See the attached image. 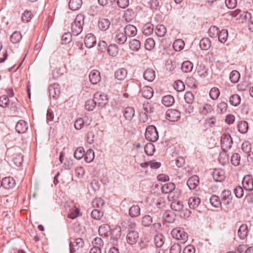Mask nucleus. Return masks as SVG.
Listing matches in <instances>:
<instances>
[{"label":"nucleus","mask_w":253,"mask_h":253,"mask_svg":"<svg viewBox=\"0 0 253 253\" xmlns=\"http://www.w3.org/2000/svg\"><path fill=\"white\" fill-rule=\"evenodd\" d=\"M9 100L7 96L3 95L0 97V106L5 108L9 106Z\"/></svg>","instance_id":"nucleus-64"},{"label":"nucleus","mask_w":253,"mask_h":253,"mask_svg":"<svg viewBox=\"0 0 253 253\" xmlns=\"http://www.w3.org/2000/svg\"><path fill=\"white\" fill-rule=\"evenodd\" d=\"M144 150L148 156H152L155 151L154 145L151 143H148L145 145Z\"/></svg>","instance_id":"nucleus-49"},{"label":"nucleus","mask_w":253,"mask_h":253,"mask_svg":"<svg viewBox=\"0 0 253 253\" xmlns=\"http://www.w3.org/2000/svg\"><path fill=\"white\" fill-rule=\"evenodd\" d=\"M153 25L150 23L146 24L143 28V33L146 36L150 35L153 33Z\"/></svg>","instance_id":"nucleus-48"},{"label":"nucleus","mask_w":253,"mask_h":253,"mask_svg":"<svg viewBox=\"0 0 253 253\" xmlns=\"http://www.w3.org/2000/svg\"><path fill=\"white\" fill-rule=\"evenodd\" d=\"M143 77L148 82H152L155 78V72L152 69H147L144 71Z\"/></svg>","instance_id":"nucleus-20"},{"label":"nucleus","mask_w":253,"mask_h":253,"mask_svg":"<svg viewBox=\"0 0 253 253\" xmlns=\"http://www.w3.org/2000/svg\"><path fill=\"white\" fill-rule=\"evenodd\" d=\"M239 131L241 133H246L249 128L248 124L246 121H240L238 125Z\"/></svg>","instance_id":"nucleus-37"},{"label":"nucleus","mask_w":253,"mask_h":253,"mask_svg":"<svg viewBox=\"0 0 253 253\" xmlns=\"http://www.w3.org/2000/svg\"><path fill=\"white\" fill-rule=\"evenodd\" d=\"M22 39V35L19 32L15 31L10 36V41L13 43L20 42Z\"/></svg>","instance_id":"nucleus-44"},{"label":"nucleus","mask_w":253,"mask_h":253,"mask_svg":"<svg viewBox=\"0 0 253 253\" xmlns=\"http://www.w3.org/2000/svg\"><path fill=\"white\" fill-rule=\"evenodd\" d=\"M94 98L97 105L100 107H104L108 103V98L105 93L96 92L94 95Z\"/></svg>","instance_id":"nucleus-5"},{"label":"nucleus","mask_w":253,"mask_h":253,"mask_svg":"<svg viewBox=\"0 0 253 253\" xmlns=\"http://www.w3.org/2000/svg\"><path fill=\"white\" fill-rule=\"evenodd\" d=\"M162 102L165 106L170 107L174 104V99L171 95H166L163 97Z\"/></svg>","instance_id":"nucleus-26"},{"label":"nucleus","mask_w":253,"mask_h":253,"mask_svg":"<svg viewBox=\"0 0 253 253\" xmlns=\"http://www.w3.org/2000/svg\"><path fill=\"white\" fill-rule=\"evenodd\" d=\"M141 46V43L139 41L134 39L132 40L129 43L130 48L133 51H137L139 50Z\"/></svg>","instance_id":"nucleus-50"},{"label":"nucleus","mask_w":253,"mask_h":253,"mask_svg":"<svg viewBox=\"0 0 253 253\" xmlns=\"http://www.w3.org/2000/svg\"><path fill=\"white\" fill-rule=\"evenodd\" d=\"M82 5V0H70L69 3V8L72 10H78Z\"/></svg>","instance_id":"nucleus-27"},{"label":"nucleus","mask_w":253,"mask_h":253,"mask_svg":"<svg viewBox=\"0 0 253 253\" xmlns=\"http://www.w3.org/2000/svg\"><path fill=\"white\" fill-rule=\"evenodd\" d=\"M155 33L157 36L164 37L166 34V28L163 25H158L155 28Z\"/></svg>","instance_id":"nucleus-35"},{"label":"nucleus","mask_w":253,"mask_h":253,"mask_svg":"<svg viewBox=\"0 0 253 253\" xmlns=\"http://www.w3.org/2000/svg\"><path fill=\"white\" fill-rule=\"evenodd\" d=\"M220 92L217 87H213L211 88L210 91V97L213 100H216L219 97Z\"/></svg>","instance_id":"nucleus-57"},{"label":"nucleus","mask_w":253,"mask_h":253,"mask_svg":"<svg viewBox=\"0 0 253 253\" xmlns=\"http://www.w3.org/2000/svg\"><path fill=\"white\" fill-rule=\"evenodd\" d=\"M145 136L150 141H156L159 138V135L156 127L152 125L148 126L146 129Z\"/></svg>","instance_id":"nucleus-3"},{"label":"nucleus","mask_w":253,"mask_h":253,"mask_svg":"<svg viewBox=\"0 0 253 253\" xmlns=\"http://www.w3.org/2000/svg\"><path fill=\"white\" fill-rule=\"evenodd\" d=\"M110 230V226L108 224H104L101 225L98 229L99 234L101 236H106V234Z\"/></svg>","instance_id":"nucleus-40"},{"label":"nucleus","mask_w":253,"mask_h":253,"mask_svg":"<svg viewBox=\"0 0 253 253\" xmlns=\"http://www.w3.org/2000/svg\"><path fill=\"white\" fill-rule=\"evenodd\" d=\"M74 157L78 160L82 159L84 155V150L82 147L77 148L74 152Z\"/></svg>","instance_id":"nucleus-53"},{"label":"nucleus","mask_w":253,"mask_h":253,"mask_svg":"<svg viewBox=\"0 0 253 253\" xmlns=\"http://www.w3.org/2000/svg\"><path fill=\"white\" fill-rule=\"evenodd\" d=\"M84 17L82 14L77 15L71 26L72 32L74 35L77 36L82 32L84 24Z\"/></svg>","instance_id":"nucleus-2"},{"label":"nucleus","mask_w":253,"mask_h":253,"mask_svg":"<svg viewBox=\"0 0 253 253\" xmlns=\"http://www.w3.org/2000/svg\"><path fill=\"white\" fill-rule=\"evenodd\" d=\"M184 42L181 39L175 40L173 43V47L175 51H180L184 47Z\"/></svg>","instance_id":"nucleus-41"},{"label":"nucleus","mask_w":253,"mask_h":253,"mask_svg":"<svg viewBox=\"0 0 253 253\" xmlns=\"http://www.w3.org/2000/svg\"><path fill=\"white\" fill-rule=\"evenodd\" d=\"M137 31L136 28L134 26L130 24L126 25L124 29V33L126 36L128 37L135 36L137 34Z\"/></svg>","instance_id":"nucleus-14"},{"label":"nucleus","mask_w":253,"mask_h":253,"mask_svg":"<svg viewBox=\"0 0 253 253\" xmlns=\"http://www.w3.org/2000/svg\"><path fill=\"white\" fill-rule=\"evenodd\" d=\"M171 209L175 211H180L183 208V203L180 201H174L170 204Z\"/></svg>","instance_id":"nucleus-36"},{"label":"nucleus","mask_w":253,"mask_h":253,"mask_svg":"<svg viewBox=\"0 0 253 253\" xmlns=\"http://www.w3.org/2000/svg\"><path fill=\"white\" fill-rule=\"evenodd\" d=\"M224 150L223 149V151L219 153L218 158L219 163L222 165L227 164L229 160V156Z\"/></svg>","instance_id":"nucleus-28"},{"label":"nucleus","mask_w":253,"mask_h":253,"mask_svg":"<svg viewBox=\"0 0 253 253\" xmlns=\"http://www.w3.org/2000/svg\"><path fill=\"white\" fill-rule=\"evenodd\" d=\"M242 184L244 189L247 191L253 190V179L251 175H247L242 180Z\"/></svg>","instance_id":"nucleus-10"},{"label":"nucleus","mask_w":253,"mask_h":253,"mask_svg":"<svg viewBox=\"0 0 253 253\" xmlns=\"http://www.w3.org/2000/svg\"><path fill=\"white\" fill-rule=\"evenodd\" d=\"M245 20H248V26L250 30L253 31V17L251 16V14L248 12L245 13L244 16Z\"/></svg>","instance_id":"nucleus-55"},{"label":"nucleus","mask_w":253,"mask_h":253,"mask_svg":"<svg viewBox=\"0 0 253 253\" xmlns=\"http://www.w3.org/2000/svg\"><path fill=\"white\" fill-rule=\"evenodd\" d=\"M155 45L154 40L152 38L147 39L145 42V48L146 49L150 50L152 49Z\"/></svg>","instance_id":"nucleus-56"},{"label":"nucleus","mask_w":253,"mask_h":253,"mask_svg":"<svg viewBox=\"0 0 253 253\" xmlns=\"http://www.w3.org/2000/svg\"><path fill=\"white\" fill-rule=\"evenodd\" d=\"M166 119L171 122L177 121L180 117V113L176 110L169 109L166 112Z\"/></svg>","instance_id":"nucleus-7"},{"label":"nucleus","mask_w":253,"mask_h":253,"mask_svg":"<svg viewBox=\"0 0 253 253\" xmlns=\"http://www.w3.org/2000/svg\"><path fill=\"white\" fill-rule=\"evenodd\" d=\"M142 95L144 98L149 99L153 95V90L149 86H145L143 87L141 90Z\"/></svg>","instance_id":"nucleus-18"},{"label":"nucleus","mask_w":253,"mask_h":253,"mask_svg":"<svg viewBox=\"0 0 253 253\" xmlns=\"http://www.w3.org/2000/svg\"><path fill=\"white\" fill-rule=\"evenodd\" d=\"M212 177L215 181L221 182L225 178L224 172L223 170L220 169H215L212 172Z\"/></svg>","instance_id":"nucleus-15"},{"label":"nucleus","mask_w":253,"mask_h":253,"mask_svg":"<svg viewBox=\"0 0 253 253\" xmlns=\"http://www.w3.org/2000/svg\"><path fill=\"white\" fill-rule=\"evenodd\" d=\"M96 105V101H95V99L93 98V99H89L86 101L85 108L88 111H92Z\"/></svg>","instance_id":"nucleus-52"},{"label":"nucleus","mask_w":253,"mask_h":253,"mask_svg":"<svg viewBox=\"0 0 253 253\" xmlns=\"http://www.w3.org/2000/svg\"><path fill=\"white\" fill-rule=\"evenodd\" d=\"M218 29L216 26H212L209 30V35L210 37L214 38L218 36Z\"/></svg>","instance_id":"nucleus-62"},{"label":"nucleus","mask_w":253,"mask_h":253,"mask_svg":"<svg viewBox=\"0 0 253 253\" xmlns=\"http://www.w3.org/2000/svg\"><path fill=\"white\" fill-rule=\"evenodd\" d=\"M127 74V71L124 68H120L115 72V78L120 81H122L126 79Z\"/></svg>","instance_id":"nucleus-23"},{"label":"nucleus","mask_w":253,"mask_h":253,"mask_svg":"<svg viewBox=\"0 0 253 253\" xmlns=\"http://www.w3.org/2000/svg\"><path fill=\"white\" fill-rule=\"evenodd\" d=\"M110 21L105 18L100 19L98 22V26L99 28L103 31L108 29L110 26Z\"/></svg>","instance_id":"nucleus-25"},{"label":"nucleus","mask_w":253,"mask_h":253,"mask_svg":"<svg viewBox=\"0 0 253 253\" xmlns=\"http://www.w3.org/2000/svg\"><path fill=\"white\" fill-rule=\"evenodd\" d=\"M199 182V177L197 175H193L188 179L187 185L190 189H194L198 186Z\"/></svg>","instance_id":"nucleus-17"},{"label":"nucleus","mask_w":253,"mask_h":253,"mask_svg":"<svg viewBox=\"0 0 253 253\" xmlns=\"http://www.w3.org/2000/svg\"><path fill=\"white\" fill-rule=\"evenodd\" d=\"M193 68V63L189 61L183 62L181 65V70L183 72L190 73L192 71Z\"/></svg>","instance_id":"nucleus-30"},{"label":"nucleus","mask_w":253,"mask_h":253,"mask_svg":"<svg viewBox=\"0 0 253 253\" xmlns=\"http://www.w3.org/2000/svg\"><path fill=\"white\" fill-rule=\"evenodd\" d=\"M211 204L215 208H218L221 205V202L218 197L212 195L210 198Z\"/></svg>","instance_id":"nucleus-60"},{"label":"nucleus","mask_w":253,"mask_h":253,"mask_svg":"<svg viewBox=\"0 0 253 253\" xmlns=\"http://www.w3.org/2000/svg\"><path fill=\"white\" fill-rule=\"evenodd\" d=\"M80 215V209L76 207H72L68 214V217L72 219H74Z\"/></svg>","instance_id":"nucleus-29"},{"label":"nucleus","mask_w":253,"mask_h":253,"mask_svg":"<svg viewBox=\"0 0 253 253\" xmlns=\"http://www.w3.org/2000/svg\"><path fill=\"white\" fill-rule=\"evenodd\" d=\"M164 220L168 223H173L175 220V215L170 211H165L163 215Z\"/></svg>","instance_id":"nucleus-22"},{"label":"nucleus","mask_w":253,"mask_h":253,"mask_svg":"<svg viewBox=\"0 0 253 253\" xmlns=\"http://www.w3.org/2000/svg\"><path fill=\"white\" fill-rule=\"evenodd\" d=\"M246 13H247V11H242L239 9H237L232 11L231 15L234 17H236L237 19H244V16Z\"/></svg>","instance_id":"nucleus-42"},{"label":"nucleus","mask_w":253,"mask_h":253,"mask_svg":"<svg viewBox=\"0 0 253 253\" xmlns=\"http://www.w3.org/2000/svg\"><path fill=\"white\" fill-rule=\"evenodd\" d=\"M221 147L223 150L229 149L233 143L232 139L229 133H223L220 139Z\"/></svg>","instance_id":"nucleus-6"},{"label":"nucleus","mask_w":253,"mask_h":253,"mask_svg":"<svg viewBox=\"0 0 253 253\" xmlns=\"http://www.w3.org/2000/svg\"><path fill=\"white\" fill-rule=\"evenodd\" d=\"M248 229L246 224H243L240 226L238 230V235L240 239H244L248 235Z\"/></svg>","instance_id":"nucleus-21"},{"label":"nucleus","mask_w":253,"mask_h":253,"mask_svg":"<svg viewBox=\"0 0 253 253\" xmlns=\"http://www.w3.org/2000/svg\"><path fill=\"white\" fill-rule=\"evenodd\" d=\"M171 234L174 238L181 241L182 243H185L188 239L187 234L182 228H176L173 229Z\"/></svg>","instance_id":"nucleus-4"},{"label":"nucleus","mask_w":253,"mask_h":253,"mask_svg":"<svg viewBox=\"0 0 253 253\" xmlns=\"http://www.w3.org/2000/svg\"><path fill=\"white\" fill-rule=\"evenodd\" d=\"M84 42L87 48H92L96 43V38L93 34L91 33L88 34L85 37Z\"/></svg>","instance_id":"nucleus-9"},{"label":"nucleus","mask_w":253,"mask_h":253,"mask_svg":"<svg viewBox=\"0 0 253 253\" xmlns=\"http://www.w3.org/2000/svg\"><path fill=\"white\" fill-rule=\"evenodd\" d=\"M140 208L138 206L133 205L131 207L129 210V215L132 217H137L140 215Z\"/></svg>","instance_id":"nucleus-32"},{"label":"nucleus","mask_w":253,"mask_h":253,"mask_svg":"<svg viewBox=\"0 0 253 253\" xmlns=\"http://www.w3.org/2000/svg\"><path fill=\"white\" fill-rule=\"evenodd\" d=\"M104 205V201L100 198H95L92 202L94 208H101Z\"/></svg>","instance_id":"nucleus-59"},{"label":"nucleus","mask_w":253,"mask_h":253,"mask_svg":"<svg viewBox=\"0 0 253 253\" xmlns=\"http://www.w3.org/2000/svg\"><path fill=\"white\" fill-rule=\"evenodd\" d=\"M2 186L5 189H10L15 187V180L11 177H6L1 181Z\"/></svg>","instance_id":"nucleus-11"},{"label":"nucleus","mask_w":253,"mask_h":253,"mask_svg":"<svg viewBox=\"0 0 253 253\" xmlns=\"http://www.w3.org/2000/svg\"><path fill=\"white\" fill-rule=\"evenodd\" d=\"M240 78V74L236 70L232 71L230 74V80L233 83H236L238 82Z\"/></svg>","instance_id":"nucleus-47"},{"label":"nucleus","mask_w":253,"mask_h":253,"mask_svg":"<svg viewBox=\"0 0 253 253\" xmlns=\"http://www.w3.org/2000/svg\"><path fill=\"white\" fill-rule=\"evenodd\" d=\"M227 110V104L224 102H221L217 105V111L220 114L225 113Z\"/></svg>","instance_id":"nucleus-63"},{"label":"nucleus","mask_w":253,"mask_h":253,"mask_svg":"<svg viewBox=\"0 0 253 253\" xmlns=\"http://www.w3.org/2000/svg\"><path fill=\"white\" fill-rule=\"evenodd\" d=\"M116 42L119 44H124L127 40V36L125 33H118L115 37Z\"/></svg>","instance_id":"nucleus-34"},{"label":"nucleus","mask_w":253,"mask_h":253,"mask_svg":"<svg viewBox=\"0 0 253 253\" xmlns=\"http://www.w3.org/2000/svg\"><path fill=\"white\" fill-rule=\"evenodd\" d=\"M102 211L98 210H93L91 213V216L92 218L96 220H99L103 216Z\"/></svg>","instance_id":"nucleus-61"},{"label":"nucleus","mask_w":253,"mask_h":253,"mask_svg":"<svg viewBox=\"0 0 253 253\" xmlns=\"http://www.w3.org/2000/svg\"><path fill=\"white\" fill-rule=\"evenodd\" d=\"M211 46V42L208 38H203L200 42V46L202 50H207Z\"/></svg>","instance_id":"nucleus-33"},{"label":"nucleus","mask_w":253,"mask_h":253,"mask_svg":"<svg viewBox=\"0 0 253 253\" xmlns=\"http://www.w3.org/2000/svg\"><path fill=\"white\" fill-rule=\"evenodd\" d=\"M228 37V32L227 30L223 29L220 33H218V38L219 41L221 43H224Z\"/></svg>","instance_id":"nucleus-46"},{"label":"nucleus","mask_w":253,"mask_h":253,"mask_svg":"<svg viewBox=\"0 0 253 253\" xmlns=\"http://www.w3.org/2000/svg\"><path fill=\"white\" fill-rule=\"evenodd\" d=\"M241 156L238 153H233L231 158V162L234 166H238L240 164Z\"/></svg>","instance_id":"nucleus-45"},{"label":"nucleus","mask_w":253,"mask_h":253,"mask_svg":"<svg viewBox=\"0 0 253 253\" xmlns=\"http://www.w3.org/2000/svg\"><path fill=\"white\" fill-rule=\"evenodd\" d=\"M125 118L128 120H131L134 116V109L132 107H127L124 111Z\"/></svg>","instance_id":"nucleus-31"},{"label":"nucleus","mask_w":253,"mask_h":253,"mask_svg":"<svg viewBox=\"0 0 253 253\" xmlns=\"http://www.w3.org/2000/svg\"><path fill=\"white\" fill-rule=\"evenodd\" d=\"M84 242L81 238H78L76 239L75 241L72 243L71 242L70 243V253H74L77 249L79 247H82Z\"/></svg>","instance_id":"nucleus-16"},{"label":"nucleus","mask_w":253,"mask_h":253,"mask_svg":"<svg viewBox=\"0 0 253 253\" xmlns=\"http://www.w3.org/2000/svg\"><path fill=\"white\" fill-rule=\"evenodd\" d=\"M94 158V154L93 151L89 149L87 150L84 155V159L86 162L90 163L92 161Z\"/></svg>","instance_id":"nucleus-43"},{"label":"nucleus","mask_w":253,"mask_h":253,"mask_svg":"<svg viewBox=\"0 0 253 253\" xmlns=\"http://www.w3.org/2000/svg\"><path fill=\"white\" fill-rule=\"evenodd\" d=\"M49 93L50 97L56 99L60 94L59 85L57 84H51L49 86Z\"/></svg>","instance_id":"nucleus-8"},{"label":"nucleus","mask_w":253,"mask_h":253,"mask_svg":"<svg viewBox=\"0 0 253 253\" xmlns=\"http://www.w3.org/2000/svg\"><path fill=\"white\" fill-rule=\"evenodd\" d=\"M229 102L232 105L237 106L241 102V97L237 94H233L229 98Z\"/></svg>","instance_id":"nucleus-38"},{"label":"nucleus","mask_w":253,"mask_h":253,"mask_svg":"<svg viewBox=\"0 0 253 253\" xmlns=\"http://www.w3.org/2000/svg\"><path fill=\"white\" fill-rule=\"evenodd\" d=\"M126 224L125 227L127 232L126 241L129 245H135L139 238V233L136 230V224L134 222L128 221Z\"/></svg>","instance_id":"nucleus-1"},{"label":"nucleus","mask_w":253,"mask_h":253,"mask_svg":"<svg viewBox=\"0 0 253 253\" xmlns=\"http://www.w3.org/2000/svg\"><path fill=\"white\" fill-rule=\"evenodd\" d=\"M154 242L157 248L161 247L164 244V237L162 234L156 235L154 237Z\"/></svg>","instance_id":"nucleus-39"},{"label":"nucleus","mask_w":253,"mask_h":253,"mask_svg":"<svg viewBox=\"0 0 253 253\" xmlns=\"http://www.w3.org/2000/svg\"><path fill=\"white\" fill-rule=\"evenodd\" d=\"M175 186L173 183L169 182L164 184L162 188V192L164 193H170L175 189Z\"/></svg>","instance_id":"nucleus-24"},{"label":"nucleus","mask_w":253,"mask_h":253,"mask_svg":"<svg viewBox=\"0 0 253 253\" xmlns=\"http://www.w3.org/2000/svg\"><path fill=\"white\" fill-rule=\"evenodd\" d=\"M28 128V124L25 121L23 120L18 121L15 126L16 130L18 133H24L26 132Z\"/></svg>","instance_id":"nucleus-13"},{"label":"nucleus","mask_w":253,"mask_h":253,"mask_svg":"<svg viewBox=\"0 0 253 253\" xmlns=\"http://www.w3.org/2000/svg\"><path fill=\"white\" fill-rule=\"evenodd\" d=\"M153 222V217L150 215L144 216L142 218V224L143 226L148 227L151 225Z\"/></svg>","instance_id":"nucleus-51"},{"label":"nucleus","mask_w":253,"mask_h":253,"mask_svg":"<svg viewBox=\"0 0 253 253\" xmlns=\"http://www.w3.org/2000/svg\"><path fill=\"white\" fill-rule=\"evenodd\" d=\"M241 148L245 153H249L252 149L251 144L250 143V142L248 141H245L242 143Z\"/></svg>","instance_id":"nucleus-58"},{"label":"nucleus","mask_w":253,"mask_h":253,"mask_svg":"<svg viewBox=\"0 0 253 253\" xmlns=\"http://www.w3.org/2000/svg\"><path fill=\"white\" fill-rule=\"evenodd\" d=\"M154 204L158 209L160 210L166 206V201L164 198L160 197L157 198L154 201Z\"/></svg>","instance_id":"nucleus-54"},{"label":"nucleus","mask_w":253,"mask_h":253,"mask_svg":"<svg viewBox=\"0 0 253 253\" xmlns=\"http://www.w3.org/2000/svg\"><path fill=\"white\" fill-rule=\"evenodd\" d=\"M90 82L93 84H97L101 80L100 72L96 70L91 71L89 75Z\"/></svg>","instance_id":"nucleus-12"},{"label":"nucleus","mask_w":253,"mask_h":253,"mask_svg":"<svg viewBox=\"0 0 253 253\" xmlns=\"http://www.w3.org/2000/svg\"><path fill=\"white\" fill-rule=\"evenodd\" d=\"M201 203V199L197 197H191L188 199V204L190 208L195 209Z\"/></svg>","instance_id":"nucleus-19"}]
</instances>
